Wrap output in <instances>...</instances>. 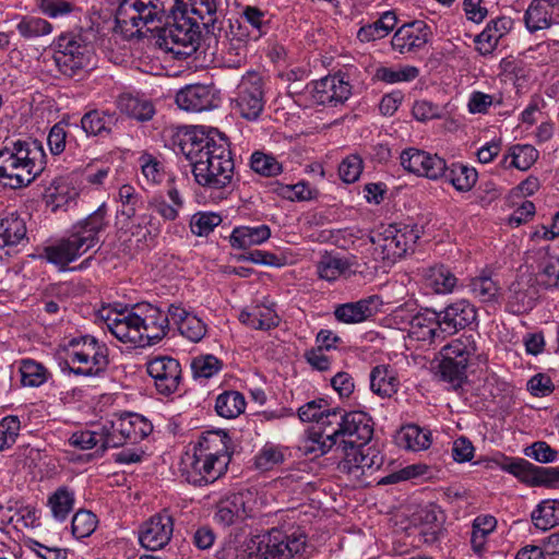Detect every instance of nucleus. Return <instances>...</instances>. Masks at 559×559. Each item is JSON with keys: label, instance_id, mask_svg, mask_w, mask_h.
<instances>
[{"label": "nucleus", "instance_id": "nucleus-51", "mask_svg": "<svg viewBox=\"0 0 559 559\" xmlns=\"http://www.w3.org/2000/svg\"><path fill=\"white\" fill-rule=\"evenodd\" d=\"M223 361L212 354H201L191 359L190 367L195 380H207L223 368Z\"/></svg>", "mask_w": 559, "mask_h": 559}, {"label": "nucleus", "instance_id": "nucleus-57", "mask_svg": "<svg viewBox=\"0 0 559 559\" xmlns=\"http://www.w3.org/2000/svg\"><path fill=\"white\" fill-rule=\"evenodd\" d=\"M349 269L347 260L331 255L323 257L317 265L320 278L332 282L337 280Z\"/></svg>", "mask_w": 559, "mask_h": 559}, {"label": "nucleus", "instance_id": "nucleus-5", "mask_svg": "<svg viewBox=\"0 0 559 559\" xmlns=\"http://www.w3.org/2000/svg\"><path fill=\"white\" fill-rule=\"evenodd\" d=\"M476 352L477 344L472 333H464L443 346L438 367L441 379L454 389L460 388L467 378L466 370Z\"/></svg>", "mask_w": 559, "mask_h": 559}, {"label": "nucleus", "instance_id": "nucleus-13", "mask_svg": "<svg viewBox=\"0 0 559 559\" xmlns=\"http://www.w3.org/2000/svg\"><path fill=\"white\" fill-rule=\"evenodd\" d=\"M179 471L181 477L193 486H206L226 473L223 467L191 448L182 455Z\"/></svg>", "mask_w": 559, "mask_h": 559}, {"label": "nucleus", "instance_id": "nucleus-59", "mask_svg": "<svg viewBox=\"0 0 559 559\" xmlns=\"http://www.w3.org/2000/svg\"><path fill=\"white\" fill-rule=\"evenodd\" d=\"M97 523V518L93 512L79 510L72 518V534L78 539L88 537L96 530Z\"/></svg>", "mask_w": 559, "mask_h": 559}, {"label": "nucleus", "instance_id": "nucleus-35", "mask_svg": "<svg viewBox=\"0 0 559 559\" xmlns=\"http://www.w3.org/2000/svg\"><path fill=\"white\" fill-rule=\"evenodd\" d=\"M270 237L271 229L267 225L238 226L234 228L229 242L235 249H247L265 242Z\"/></svg>", "mask_w": 559, "mask_h": 559}, {"label": "nucleus", "instance_id": "nucleus-7", "mask_svg": "<svg viewBox=\"0 0 559 559\" xmlns=\"http://www.w3.org/2000/svg\"><path fill=\"white\" fill-rule=\"evenodd\" d=\"M69 359L76 367H70V372L76 376H98L108 366L107 348L90 335L73 338L69 343Z\"/></svg>", "mask_w": 559, "mask_h": 559}, {"label": "nucleus", "instance_id": "nucleus-8", "mask_svg": "<svg viewBox=\"0 0 559 559\" xmlns=\"http://www.w3.org/2000/svg\"><path fill=\"white\" fill-rule=\"evenodd\" d=\"M92 50L85 40L74 34L59 36L53 60L58 70L66 76H80L92 61Z\"/></svg>", "mask_w": 559, "mask_h": 559}, {"label": "nucleus", "instance_id": "nucleus-16", "mask_svg": "<svg viewBox=\"0 0 559 559\" xmlns=\"http://www.w3.org/2000/svg\"><path fill=\"white\" fill-rule=\"evenodd\" d=\"M139 323L136 305L132 309L110 310L105 317V324L110 333L118 341L133 347H141Z\"/></svg>", "mask_w": 559, "mask_h": 559}, {"label": "nucleus", "instance_id": "nucleus-28", "mask_svg": "<svg viewBox=\"0 0 559 559\" xmlns=\"http://www.w3.org/2000/svg\"><path fill=\"white\" fill-rule=\"evenodd\" d=\"M408 336L412 340L428 343L444 338L437 312L425 310L413 316L409 321Z\"/></svg>", "mask_w": 559, "mask_h": 559}, {"label": "nucleus", "instance_id": "nucleus-44", "mask_svg": "<svg viewBox=\"0 0 559 559\" xmlns=\"http://www.w3.org/2000/svg\"><path fill=\"white\" fill-rule=\"evenodd\" d=\"M74 502V491L62 486L48 497L47 504L50 508L53 519L59 522H63L73 510Z\"/></svg>", "mask_w": 559, "mask_h": 559}, {"label": "nucleus", "instance_id": "nucleus-61", "mask_svg": "<svg viewBox=\"0 0 559 559\" xmlns=\"http://www.w3.org/2000/svg\"><path fill=\"white\" fill-rule=\"evenodd\" d=\"M118 198L121 203L119 214L126 219L134 217L140 204H142L141 197L135 192V189L130 185H123L118 191Z\"/></svg>", "mask_w": 559, "mask_h": 559}, {"label": "nucleus", "instance_id": "nucleus-6", "mask_svg": "<svg viewBox=\"0 0 559 559\" xmlns=\"http://www.w3.org/2000/svg\"><path fill=\"white\" fill-rule=\"evenodd\" d=\"M423 234L417 224H392L371 238L374 253L382 260L394 262L413 250Z\"/></svg>", "mask_w": 559, "mask_h": 559}, {"label": "nucleus", "instance_id": "nucleus-11", "mask_svg": "<svg viewBox=\"0 0 559 559\" xmlns=\"http://www.w3.org/2000/svg\"><path fill=\"white\" fill-rule=\"evenodd\" d=\"M328 416H332L334 429L337 432L338 441H352V444H367L373 436V423L371 417L365 412L343 413L338 408L331 411Z\"/></svg>", "mask_w": 559, "mask_h": 559}, {"label": "nucleus", "instance_id": "nucleus-1", "mask_svg": "<svg viewBox=\"0 0 559 559\" xmlns=\"http://www.w3.org/2000/svg\"><path fill=\"white\" fill-rule=\"evenodd\" d=\"M166 20L157 43L160 48L178 58H186L197 51L200 38V23L189 15L185 0H122L116 12V22L121 27L143 26Z\"/></svg>", "mask_w": 559, "mask_h": 559}, {"label": "nucleus", "instance_id": "nucleus-63", "mask_svg": "<svg viewBox=\"0 0 559 559\" xmlns=\"http://www.w3.org/2000/svg\"><path fill=\"white\" fill-rule=\"evenodd\" d=\"M222 223V217L213 212H199L194 214L190 222L192 234L197 236H207L213 229Z\"/></svg>", "mask_w": 559, "mask_h": 559}, {"label": "nucleus", "instance_id": "nucleus-10", "mask_svg": "<svg viewBox=\"0 0 559 559\" xmlns=\"http://www.w3.org/2000/svg\"><path fill=\"white\" fill-rule=\"evenodd\" d=\"M264 559H307L309 545L301 532L272 530L259 547Z\"/></svg>", "mask_w": 559, "mask_h": 559}, {"label": "nucleus", "instance_id": "nucleus-4", "mask_svg": "<svg viewBox=\"0 0 559 559\" xmlns=\"http://www.w3.org/2000/svg\"><path fill=\"white\" fill-rule=\"evenodd\" d=\"M106 211L100 206L83 221L73 225L69 236L46 246L40 258L66 270L67 266L99 242V234L105 229Z\"/></svg>", "mask_w": 559, "mask_h": 559}, {"label": "nucleus", "instance_id": "nucleus-52", "mask_svg": "<svg viewBox=\"0 0 559 559\" xmlns=\"http://www.w3.org/2000/svg\"><path fill=\"white\" fill-rule=\"evenodd\" d=\"M19 370L21 373V383L24 386H40L50 377L48 369L40 362L33 359H23L20 364Z\"/></svg>", "mask_w": 559, "mask_h": 559}, {"label": "nucleus", "instance_id": "nucleus-37", "mask_svg": "<svg viewBox=\"0 0 559 559\" xmlns=\"http://www.w3.org/2000/svg\"><path fill=\"white\" fill-rule=\"evenodd\" d=\"M239 321L251 329L266 331L277 326L280 319L272 308L257 305L242 310L239 314Z\"/></svg>", "mask_w": 559, "mask_h": 559}, {"label": "nucleus", "instance_id": "nucleus-22", "mask_svg": "<svg viewBox=\"0 0 559 559\" xmlns=\"http://www.w3.org/2000/svg\"><path fill=\"white\" fill-rule=\"evenodd\" d=\"M174 532L173 518L167 513L152 516L140 532L141 545L150 550H158L166 546Z\"/></svg>", "mask_w": 559, "mask_h": 559}, {"label": "nucleus", "instance_id": "nucleus-14", "mask_svg": "<svg viewBox=\"0 0 559 559\" xmlns=\"http://www.w3.org/2000/svg\"><path fill=\"white\" fill-rule=\"evenodd\" d=\"M266 29L265 12L258 7L246 5L240 14V20L237 21V29L235 31L234 24H230L233 34L230 40L231 46L237 50L236 55L240 56L241 51H245L247 38L257 40L266 33Z\"/></svg>", "mask_w": 559, "mask_h": 559}, {"label": "nucleus", "instance_id": "nucleus-33", "mask_svg": "<svg viewBox=\"0 0 559 559\" xmlns=\"http://www.w3.org/2000/svg\"><path fill=\"white\" fill-rule=\"evenodd\" d=\"M536 282L545 288L559 285V257L550 253L549 248L539 249L536 253Z\"/></svg>", "mask_w": 559, "mask_h": 559}, {"label": "nucleus", "instance_id": "nucleus-64", "mask_svg": "<svg viewBox=\"0 0 559 559\" xmlns=\"http://www.w3.org/2000/svg\"><path fill=\"white\" fill-rule=\"evenodd\" d=\"M405 447L413 451L428 449L431 444L430 432L420 429L416 425H409L403 430Z\"/></svg>", "mask_w": 559, "mask_h": 559}, {"label": "nucleus", "instance_id": "nucleus-48", "mask_svg": "<svg viewBox=\"0 0 559 559\" xmlns=\"http://www.w3.org/2000/svg\"><path fill=\"white\" fill-rule=\"evenodd\" d=\"M243 512L242 497L238 493H234L218 502L215 519L221 524L228 526L235 523Z\"/></svg>", "mask_w": 559, "mask_h": 559}, {"label": "nucleus", "instance_id": "nucleus-31", "mask_svg": "<svg viewBox=\"0 0 559 559\" xmlns=\"http://www.w3.org/2000/svg\"><path fill=\"white\" fill-rule=\"evenodd\" d=\"M369 380L371 391L382 399L393 396L400 388L397 372L388 365L373 367Z\"/></svg>", "mask_w": 559, "mask_h": 559}, {"label": "nucleus", "instance_id": "nucleus-36", "mask_svg": "<svg viewBox=\"0 0 559 559\" xmlns=\"http://www.w3.org/2000/svg\"><path fill=\"white\" fill-rule=\"evenodd\" d=\"M497 519L490 514H480L473 520L469 543L474 554L479 557L485 554L488 537L497 528Z\"/></svg>", "mask_w": 559, "mask_h": 559}, {"label": "nucleus", "instance_id": "nucleus-18", "mask_svg": "<svg viewBox=\"0 0 559 559\" xmlns=\"http://www.w3.org/2000/svg\"><path fill=\"white\" fill-rule=\"evenodd\" d=\"M140 318L141 347H146L159 342L168 332L170 318L168 312L151 305H136Z\"/></svg>", "mask_w": 559, "mask_h": 559}, {"label": "nucleus", "instance_id": "nucleus-56", "mask_svg": "<svg viewBox=\"0 0 559 559\" xmlns=\"http://www.w3.org/2000/svg\"><path fill=\"white\" fill-rule=\"evenodd\" d=\"M250 167L264 177H275L283 173V165L273 155L260 151L251 155Z\"/></svg>", "mask_w": 559, "mask_h": 559}, {"label": "nucleus", "instance_id": "nucleus-38", "mask_svg": "<svg viewBox=\"0 0 559 559\" xmlns=\"http://www.w3.org/2000/svg\"><path fill=\"white\" fill-rule=\"evenodd\" d=\"M126 443H138L148 437L153 431V425L144 416L135 413H124L120 415Z\"/></svg>", "mask_w": 559, "mask_h": 559}, {"label": "nucleus", "instance_id": "nucleus-50", "mask_svg": "<svg viewBox=\"0 0 559 559\" xmlns=\"http://www.w3.org/2000/svg\"><path fill=\"white\" fill-rule=\"evenodd\" d=\"M122 421L119 415L110 420H106L98 427L100 449L103 452L109 448H118L126 444L123 431L120 429Z\"/></svg>", "mask_w": 559, "mask_h": 559}, {"label": "nucleus", "instance_id": "nucleus-62", "mask_svg": "<svg viewBox=\"0 0 559 559\" xmlns=\"http://www.w3.org/2000/svg\"><path fill=\"white\" fill-rule=\"evenodd\" d=\"M419 177H425L432 181H439L447 170V162L438 154H431L425 151L424 162L421 163Z\"/></svg>", "mask_w": 559, "mask_h": 559}, {"label": "nucleus", "instance_id": "nucleus-39", "mask_svg": "<svg viewBox=\"0 0 559 559\" xmlns=\"http://www.w3.org/2000/svg\"><path fill=\"white\" fill-rule=\"evenodd\" d=\"M26 224L19 215L11 213L0 218V248L13 247L26 240Z\"/></svg>", "mask_w": 559, "mask_h": 559}, {"label": "nucleus", "instance_id": "nucleus-29", "mask_svg": "<svg viewBox=\"0 0 559 559\" xmlns=\"http://www.w3.org/2000/svg\"><path fill=\"white\" fill-rule=\"evenodd\" d=\"M418 536L424 544L433 545L443 533V512L433 504L423 508L417 515Z\"/></svg>", "mask_w": 559, "mask_h": 559}, {"label": "nucleus", "instance_id": "nucleus-15", "mask_svg": "<svg viewBox=\"0 0 559 559\" xmlns=\"http://www.w3.org/2000/svg\"><path fill=\"white\" fill-rule=\"evenodd\" d=\"M499 466L532 486L552 485L559 481V468L536 466L525 459L503 457Z\"/></svg>", "mask_w": 559, "mask_h": 559}, {"label": "nucleus", "instance_id": "nucleus-27", "mask_svg": "<svg viewBox=\"0 0 559 559\" xmlns=\"http://www.w3.org/2000/svg\"><path fill=\"white\" fill-rule=\"evenodd\" d=\"M170 321L177 325L179 333L187 340L198 343L207 333L206 323L198 316L187 311L180 305H170L168 307Z\"/></svg>", "mask_w": 559, "mask_h": 559}, {"label": "nucleus", "instance_id": "nucleus-42", "mask_svg": "<svg viewBox=\"0 0 559 559\" xmlns=\"http://www.w3.org/2000/svg\"><path fill=\"white\" fill-rule=\"evenodd\" d=\"M424 278L426 285L436 294H448L453 290L457 278L445 265H435L425 270Z\"/></svg>", "mask_w": 559, "mask_h": 559}, {"label": "nucleus", "instance_id": "nucleus-2", "mask_svg": "<svg viewBox=\"0 0 559 559\" xmlns=\"http://www.w3.org/2000/svg\"><path fill=\"white\" fill-rule=\"evenodd\" d=\"M178 147L189 162L199 186L210 190L231 187L235 163L227 138L216 129L187 131L179 136Z\"/></svg>", "mask_w": 559, "mask_h": 559}, {"label": "nucleus", "instance_id": "nucleus-46", "mask_svg": "<svg viewBox=\"0 0 559 559\" xmlns=\"http://www.w3.org/2000/svg\"><path fill=\"white\" fill-rule=\"evenodd\" d=\"M246 401L238 391H225L216 397L215 411L224 418H236L245 412Z\"/></svg>", "mask_w": 559, "mask_h": 559}, {"label": "nucleus", "instance_id": "nucleus-54", "mask_svg": "<svg viewBox=\"0 0 559 559\" xmlns=\"http://www.w3.org/2000/svg\"><path fill=\"white\" fill-rule=\"evenodd\" d=\"M189 15L197 16L207 32H214L217 3L215 0H191Z\"/></svg>", "mask_w": 559, "mask_h": 559}, {"label": "nucleus", "instance_id": "nucleus-40", "mask_svg": "<svg viewBox=\"0 0 559 559\" xmlns=\"http://www.w3.org/2000/svg\"><path fill=\"white\" fill-rule=\"evenodd\" d=\"M340 441L337 439V432L333 429L329 433L321 431H309L308 435L302 439L299 450L306 455L321 456L328 453L333 447H337Z\"/></svg>", "mask_w": 559, "mask_h": 559}, {"label": "nucleus", "instance_id": "nucleus-20", "mask_svg": "<svg viewBox=\"0 0 559 559\" xmlns=\"http://www.w3.org/2000/svg\"><path fill=\"white\" fill-rule=\"evenodd\" d=\"M431 35L429 26L423 21L402 25L391 39L392 48L402 55L417 52L426 46Z\"/></svg>", "mask_w": 559, "mask_h": 559}, {"label": "nucleus", "instance_id": "nucleus-32", "mask_svg": "<svg viewBox=\"0 0 559 559\" xmlns=\"http://www.w3.org/2000/svg\"><path fill=\"white\" fill-rule=\"evenodd\" d=\"M511 26L512 21L508 17H499L488 23L486 28L475 38L477 51L483 56L490 55Z\"/></svg>", "mask_w": 559, "mask_h": 559}, {"label": "nucleus", "instance_id": "nucleus-34", "mask_svg": "<svg viewBox=\"0 0 559 559\" xmlns=\"http://www.w3.org/2000/svg\"><path fill=\"white\" fill-rule=\"evenodd\" d=\"M440 181L451 185L459 192L471 191L478 179L477 170L463 163L447 164V170Z\"/></svg>", "mask_w": 559, "mask_h": 559}, {"label": "nucleus", "instance_id": "nucleus-24", "mask_svg": "<svg viewBox=\"0 0 559 559\" xmlns=\"http://www.w3.org/2000/svg\"><path fill=\"white\" fill-rule=\"evenodd\" d=\"M179 108L186 111L201 112L216 107L213 90L204 84H193L181 88L176 95Z\"/></svg>", "mask_w": 559, "mask_h": 559}, {"label": "nucleus", "instance_id": "nucleus-43", "mask_svg": "<svg viewBox=\"0 0 559 559\" xmlns=\"http://www.w3.org/2000/svg\"><path fill=\"white\" fill-rule=\"evenodd\" d=\"M171 203H167L163 195H153L148 200V209L159 214L166 221H175L185 201L177 188L173 187L167 192Z\"/></svg>", "mask_w": 559, "mask_h": 559}, {"label": "nucleus", "instance_id": "nucleus-21", "mask_svg": "<svg viewBox=\"0 0 559 559\" xmlns=\"http://www.w3.org/2000/svg\"><path fill=\"white\" fill-rule=\"evenodd\" d=\"M229 442L230 438L224 431H205L199 437L198 441L191 445V449L202 453V455L227 471L231 457L229 453Z\"/></svg>", "mask_w": 559, "mask_h": 559}, {"label": "nucleus", "instance_id": "nucleus-55", "mask_svg": "<svg viewBox=\"0 0 559 559\" xmlns=\"http://www.w3.org/2000/svg\"><path fill=\"white\" fill-rule=\"evenodd\" d=\"M419 75V69L414 66H404L397 69L380 67L376 70L374 78L388 84L411 82Z\"/></svg>", "mask_w": 559, "mask_h": 559}, {"label": "nucleus", "instance_id": "nucleus-3", "mask_svg": "<svg viewBox=\"0 0 559 559\" xmlns=\"http://www.w3.org/2000/svg\"><path fill=\"white\" fill-rule=\"evenodd\" d=\"M46 154L36 140L7 141L0 148V186L21 189L29 186L45 169Z\"/></svg>", "mask_w": 559, "mask_h": 559}, {"label": "nucleus", "instance_id": "nucleus-41", "mask_svg": "<svg viewBox=\"0 0 559 559\" xmlns=\"http://www.w3.org/2000/svg\"><path fill=\"white\" fill-rule=\"evenodd\" d=\"M117 105L122 114L139 121L151 120L155 114L151 100L131 94L120 95Z\"/></svg>", "mask_w": 559, "mask_h": 559}, {"label": "nucleus", "instance_id": "nucleus-45", "mask_svg": "<svg viewBox=\"0 0 559 559\" xmlns=\"http://www.w3.org/2000/svg\"><path fill=\"white\" fill-rule=\"evenodd\" d=\"M532 521L542 531L559 525V500L547 499L542 501L532 512Z\"/></svg>", "mask_w": 559, "mask_h": 559}, {"label": "nucleus", "instance_id": "nucleus-25", "mask_svg": "<svg viewBox=\"0 0 559 559\" xmlns=\"http://www.w3.org/2000/svg\"><path fill=\"white\" fill-rule=\"evenodd\" d=\"M381 305L382 301L380 297L372 295L355 302L338 305L334 310V317L342 323H360L374 316Z\"/></svg>", "mask_w": 559, "mask_h": 559}, {"label": "nucleus", "instance_id": "nucleus-60", "mask_svg": "<svg viewBox=\"0 0 559 559\" xmlns=\"http://www.w3.org/2000/svg\"><path fill=\"white\" fill-rule=\"evenodd\" d=\"M285 460L284 450L272 443H266L255 456V467L261 471H270Z\"/></svg>", "mask_w": 559, "mask_h": 559}, {"label": "nucleus", "instance_id": "nucleus-9", "mask_svg": "<svg viewBox=\"0 0 559 559\" xmlns=\"http://www.w3.org/2000/svg\"><path fill=\"white\" fill-rule=\"evenodd\" d=\"M367 444H352V441H340L336 452L341 457L337 469L354 479H359L366 471L379 469L383 464L381 453Z\"/></svg>", "mask_w": 559, "mask_h": 559}, {"label": "nucleus", "instance_id": "nucleus-58", "mask_svg": "<svg viewBox=\"0 0 559 559\" xmlns=\"http://www.w3.org/2000/svg\"><path fill=\"white\" fill-rule=\"evenodd\" d=\"M468 286L473 296L483 302L495 300L499 292L498 284L488 275L472 278Z\"/></svg>", "mask_w": 559, "mask_h": 559}, {"label": "nucleus", "instance_id": "nucleus-49", "mask_svg": "<svg viewBox=\"0 0 559 559\" xmlns=\"http://www.w3.org/2000/svg\"><path fill=\"white\" fill-rule=\"evenodd\" d=\"M53 26L40 16L24 15L16 24V31L25 39H35L49 35Z\"/></svg>", "mask_w": 559, "mask_h": 559}, {"label": "nucleus", "instance_id": "nucleus-30", "mask_svg": "<svg viewBox=\"0 0 559 559\" xmlns=\"http://www.w3.org/2000/svg\"><path fill=\"white\" fill-rule=\"evenodd\" d=\"M559 7V0H533L528 5L524 21L531 33L549 28L556 20L554 11Z\"/></svg>", "mask_w": 559, "mask_h": 559}, {"label": "nucleus", "instance_id": "nucleus-19", "mask_svg": "<svg viewBox=\"0 0 559 559\" xmlns=\"http://www.w3.org/2000/svg\"><path fill=\"white\" fill-rule=\"evenodd\" d=\"M352 94L350 84L341 75H329L312 83L311 96L318 105L337 106Z\"/></svg>", "mask_w": 559, "mask_h": 559}, {"label": "nucleus", "instance_id": "nucleus-23", "mask_svg": "<svg viewBox=\"0 0 559 559\" xmlns=\"http://www.w3.org/2000/svg\"><path fill=\"white\" fill-rule=\"evenodd\" d=\"M441 324V332L445 335L456 333L459 330L469 325L476 319V310L465 299H460L437 312Z\"/></svg>", "mask_w": 559, "mask_h": 559}, {"label": "nucleus", "instance_id": "nucleus-47", "mask_svg": "<svg viewBox=\"0 0 559 559\" xmlns=\"http://www.w3.org/2000/svg\"><path fill=\"white\" fill-rule=\"evenodd\" d=\"M114 121V115L91 110L82 117L81 127L87 135H107L111 131Z\"/></svg>", "mask_w": 559, "mask_h": 559}, {"label": "nucleus", "instance_id": "nucleus-17", "mask_svg": "<svg viewBox=\"0 0 559 559\" xmlns=\"http://www.w3.org/2000/svg\"><path fill=\"white\" fill-rule=\"evenodd\" d=\"M146 371L157 392L165 396L175 393L182 380L180 362L169 356L154 357L146 364Z\"/></svg>", "mask_w": 559, "mask_h": 559}, {"label": "nucleus", "instance_id": "nucleus-53", "mask_svg": "<svg viewBox=\"0 0 559 559\" xmlns=\"http://www.w3.org/2000/svg\"><path fill=\"white\" fill-rule=\"evenodd\" d=\"M332 409L328 408V403L324 399H318L306 403L298 408V417L301 421H317L323 426H332L333 418L328 416Z\"/></svg>", "mask_w": 559, "mask_h": 559}, {"label": "nucleus", "instance_id": "nucleus-26", "mask_svg": "<svg viewBox=\"0 0 559 559\" xmlns=\"http://www.w3.org/2000/svg\"><path fill=\"white\" fill-rule=\"evenodd\" d=\"M538 298V292L528 278L521 276L509 287L507 309L513 314H523L532 310Z\"/></svg>", "mask_w": 559, "mask_h": 559}, {"label": "nucleus", "instance_id": "nucleus-12", "mask_svg": "<svg viewBox=\"0 0 559 559\" xmlns=\"http://www.w3.org/2000/svg\"><path fill=\"white\" fill-rule=\"evenodd\" d=\"M264 82L257 71H248L242 75L235 98V107L240 116L247 120H257L263 111Z\"/></svg>", "mask_w": 559, "mask_h": 559}]
</instances>
